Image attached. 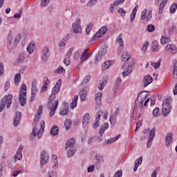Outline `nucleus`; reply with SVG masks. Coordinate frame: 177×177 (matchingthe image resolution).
I'll list each match as a JSON object with an SVG mask.
<instances>
[{"label": "nucleus", "instance_id": "1", "mask_svg": "<svg viewBox=\"0 0 177 177\" xmlns=\"http://www.w3.org/2000/svg\"><path fill=\"white\" fill-rule=\"evenodd\" d=\"M62 86V80H59L56 84L54 88L52 90V95H50L48 98V102L47 104V109H52L53 107H55V101L57 100L56 99V95L60 92V88Z\"/></svg>", "mask_w": 177, "mask_h": 177}, {"label": "nucleus", "instance_id": "2", "mask_svg": "<svg viewBox=\"0 0 177 177\" xmlns=\"http://www.w3.org/2000/svg\"><path fill=\"white\" fill-rule=\"evenodd\" d=\"M27 86L23 84L19 91V100L21 106H25L27 102Z\"/></svg>", "mask_w": 177, "mask_h": 177}, {"label": "nucleus", "instance_id": "3", "mask_svg": "<svg viewBox=\"0 0 177 177\" xmlns=\"http://www.w3.org/2000/svg\"><path fill=\"white\" fill-rule=\"evenodd\" d=\"M12 99H13V95L9 94L6 95L1 100L0 104V113L2 112L3 110H5V107L9 109L12 104Z\"/></svg>", "mask_w": 177, "mask_h": 177}, {"label": "nucleus", "instance_id": "4", "mask_svg": "<svg viewBox=\"0 0 177 177\" xmlns=\"http://www.w3.org/2000/svg\"><path fill=\"white\" fill-rule=\"evenodd\" d=\"M172 110V106L169 103V100L166 99L162 104V114L163 117H167L171 111Z\"/></svg>", "mask_w": 177, "mask_h": 177}, {"label": "nucleus", "instance_id": "5", "mask_svg": "<svg viewBox=\"0 0 177 177\" xmlns=\"http://www.w3.org/2000/svg\"><path fill=\"white\" fill-rule=\"evenodd\" d=\"M44 129H45V122L43 121V123L41 124L40 129L38 130V128L37 127H34L31 133V136H34V137L37 136L38 139H41V136H42V133H44Z\"/></svg>", "mask_w": 177, "mask_h": 177}, {"label": "nucleus", "instance_id": "6", "mask_svg": "<svg viewBox=\"0 0 177 177\" xmlns=\"http://www.w3.org/2000/svg\"><path fill=\"white\" fill-rule=\"evenodd\" d=\"M145 92L146 91H141L138 95L137 99L135 102V109H136L139 106H141V104H143V102H145V100L147 99V96H149V95L145 94Z\"/></svg>", "mask_w": 177, "mask_h": 177}, {"label": "nucleus", "instance_id": "7", "mask_svg": "<svg viewBox=\"0 0 177 177\" xmlns=\"http://www.w3.org/2000/svg\"><path fill=\"white\" fill-rule=\"evenodd\" d=\"M70 113V108L68 107V103L67 102H63L62 106L59 109V115H67Z\"/></svg>", "mask_w": 177, "mask_h": 177}, {"label": "nucleus", "instance_id": "8", "mask_svg": "<svg viewBox=\"0 0 177 177\" xmlns=\"http://www.w3.org/2000/svg\"><path fill=\"white\" fill-rule=\"evenodd\" d=\"M40 158V165L41 167H44V165L48 164V161H49V154L46 151H43L41 153Z\"/></svg>", "mask_w": 177, "mask_h": 177}, {"label": "nucleus", "instance_id": "9", "mask_svg": "<svg viewBox=\"0 0 177 177\" xmlns=\"http://www.w3.org/2000/svg\"><path fill=\"white\" fill-rule=\"evenodd\" d=\"M154 136H156V127H153V129L149 131V135L148 137V141L147 143V147H151V142L154 140Z\"/></svg>", "mask_w": 177, "mask_h": 177}, {"label": "nucleus", "instance_id": "10", "mask_svg": "<svg viewBox=\"0 0 177 177\" xmlns=\"http://www.w3.org/2000/svg\"><path fill=\"white\" fill-rule=\"evenodd\" d=\"M80 23H81V19H77L75 23L73 24V32H75V34H80L82 31L81 29V24H80Z\"/></svg>", "mask_w": 177, "mask_h": 177}, {"label": "nucleus", "instance_id": "11", "mask_svg": "<svg viewBox=\"0 0 177 177\" xmlns=\"http://www.w3.org/2000/svg\"><path fill=\"white\" fill-rule=\"evenodd\" d=\"M12 41H13V33L10 32L8 36V43H7L8 48L9 49V50H12L15 48H16V44H15V43L12 44Z\"/></svg>", "mask_w": 177, "mask_h": 177}, {"label": "nucleus", "instance_id": "12", "mask_svg": "<svg viewBox=\"0 0 177 177\" xmlns=\"http://www.w3.org/2000/svg\"><path fill=\"white\" fill-rule=\"evenodd\" d=\"M117 42L119 44V47L118 48V55L122 53L124 50V40L121 38V35L117 37Z\"/></svg>", "mask_w": 177, "mask_h": 177}, {"label": "nucleus", "instance_id": "13", "mask_svg": "<svg viewBox=\"0 0 177 177\" xmlns=\"http://www.w3.org/2000/svg\"><path fill=\"white\" fill-rule=\"evenodd\" d=\"M106 53H107V49L103 48L100 49L98 53L95 57V62H99V60H102V58L103 57V56H104V55H106Z\"/></svg>", "mask_w": 177, "mask_h": 177}, {"label": "nucleus", "instance_id": "14", "mask_svg": "<svg viewBox=\"0 0 177 177\" xmlns=\"http://www.w3.org/2000/svg\"><path fill=\"white\" fill-rule=\"evenodd\" d=\"M104 160L103 159V157H102V156H95V167L96 169H100V167H102V162H104Z\"/></svg>", "mask_w": 177, "mask_h": 177}, {"label": "nucleus", "instance_id": "15", "mask_svg": "<svg viewBox=\"0 0 177 177\" xmlns=\"http://www.w3.org/2000/svg\"><path fill=\"white\" fill-rule=\"evenodd\" d=\"M108 128H109V123H104L101 126V129L99 131V133H100V136L98 137L97 140L101 142V140H103V134L104 133V131H106V129H107Z\"/></svg>", "mask_w": 177, "mask_h": 177}, {"label": "nucleus", "instance_id": "16", "mask_svg": "<svg viewBox=\"0 0 177 177\" xmlns=\"http://www.w3.org/2000/svg\"><path fill=\"white\" fill-rule=\"evenodd\" d=\"M23 149H24L23 145H20L17 151L16 155L14 156V162H16V161H17V160H19L20 161V160H21V158H23V155L21 154V151H23Z\"/></svg>", "mask_w": 177, "mask_h": 177}, {"label": "nucleus", "instance_id": "17", "mask_svg": "<svg viewBox=\"0 0 177 177\" xmlns=\"http://www.w3.org/2000/svg\"><path fill=\"white\" fill-rule=\"evenodd\" d=\"M42 56H41V60L42 62H48V59H49V49L48 47H45L42 50Z\"/></svg>", "mask_w": 177, "mask_h": 177}, {"label": "nucleus", "instance_id": "18", "mask_svg": "<svg viewBox=\"0 0 177 177\" xmlns=\"http://www.w3.org/2000/svg\"><path fill=\"white\" fill-rule=\"evenodd\" d=\"M20 120H21V112L17 111L14 118V127H17L20 124Z\"/></svg>", "mask_w": 177, "mask_h": 177}, {"label": "nucleus", "instance_id": "19", "mask_svg": "<svg viewBox=\"0 0 177 177\" xmlns=\"http://www.w3.org/2000/svg\"><path fill=\"white\" fill-rule=\"evenodd\" d=\"M166 50L171 53V55H175L177 53L176 46L167 44L166 46Z\"/></svg>", "mask_w": 177, "mask_h": 177}, {"label": "nucleus", "instance_id": "20", "mask_svg": "<svg viewBox=\"0 0 177 177\" xmlns=\"http://www.w3.org/2000/svg\"><path fill=\"white\" fill-rule=\"evenodd\" d=\"M172 136V133H169L166 136L165 143L167 147H169L171 143H172V141L174 140V138Z\"/></svg>", "mask_w": 177, "mask_h": 177}, {"label": "nucleus", "instance_id": "21", "mask_svg": "<svg viewBox=\"0 0 177 177\" xmlns=\"http://www.w3.org/2000/svg\"><path fill=\"white\" fill-rule=\"evenodd\" d=\"M153 82V77L150 75H147L144 77V88H146L148 85H150Z\"/></svg>", "mask_w": 177, "mask_h": 177}, {"label": "nucleus", "instance_id": "22", "mask_svg": "<svg viewBox=\"0 0 177 177\" xmlns=\"http://www.w3.org/2000/svg\"><path fill=\"white\" fill-rule=\"evenodd\" d=\"M89 121H90V116H89V113H86L82 118V125L83 127H86V125H88V124H89Z\"/></svg>", "mask_w": 177, "mask_h": 177}, {"label": "nucleus", "instance_id": "23", "mask_svg": "<svg viewBox=\"0 0 177 177\" xmlns=\"http://www.w3.org/2000/svg\"><path fill=\"white\" fill-rule=\"evenodd\" d=\"M168 2V0H162L159 6V10L158 13L159 15H162V12H164V8L167 5V3Z\"/></svg>", "mask_w": 177, "mask_h": 177}, {"label": "nucleus", "instance_id": "24", "mask_svg": "<svg viewBox=\"0 0 177 177\" xmlns=\"http://www.w3.org/2000/svg\"><path fill=\"white\" fill-rule=\"evenodd\" d=\"M108 28L106 26H102L98 32H97L99 34V37L97 38H101L102 35H104L106 32H107Z\"/></svg>", "mask_w": 177, "mask_h": 177}, {"label": "nucleus", "instance_id": "25", "mask_svg": "<svg viewBox=\"0 0 177 177\" xmlns=\"http://www.w3.org/2000/svg\"><path fill=\"white\" fill-rule=\"evenodd\" d=\"M74 145H75V139L72 138L66 142L65 149H70V147H73Z\"/></svg>", "mask_w": 177, "mask_h": 177}, {"label": "nucleus", "instance_id": "26", "mask_svg": "<svg viewBox=\"0 0 177 177\" xmlns=\"http://www.w3.org/2000/svg\"><path fill=\"white\" fill-rule=\"evenodd\" d=\"M42 114V106L41 105H40L39 106V109L37 111V114L35 115V118L34 119L35 124L37 125V123L38 122V121H39V115H41Z\"/></svg>", "mask_w": 177, "mask_h": 177}, {"label": "nucleus", "instance_id": "27", "mask_svg": "<svg viewBox=\"0 0 177 177\" xmlns=\"http://www.w3.org/2000/svg\"><path fill=\"white\" fill-rule=\"evenodd\" d=\"M113 65V61H106L104 64H102V71H106L110 66Z\"/></svg>", "mask_w": 177, "mask_h": 177}, {"label": "nucleus", "instance_id": "28", "mask_svg": "<svg viewBox=\"0 0 177 177\" xmlns=\"http://www.w3.org/2000/svg\"><path fill=\"white\" fill-rule=\"evenodd\" d=\"M77 102H78V96L75 95L70 105L71 110H74L77 107Z\"/></svg>", "mask_w": 177, "mask_h": 177}, {"label": "nucleus", "instance_id": "29", "mask_svg": "<svg viewBox=\"0 0 177 177\" xmlns=\"http://www.w3.org/2000/svg\"><path fill=\"white\" fill-rule=\"evenodd\" d=\"M50 135H52V136H56V135H59V127L57 125L53 126L50 129Z\"/></svg>", "mask_w": 177, "mask_h": 177}, {"label": "nucleus", "instance_id": "30", "mask_svg": "<svg viewBox=\"0 0 177 177\" xmlns=\"http://www.w3.org/2000/svg\"><path fill=\"white\" fill-rule=\"evenodd\" d=\"M55 105L53 109H48L50 110V117H53V115H55V111H56L57 109V106L59 105V100H55L54 102Z\"/></svg>", "mask_w": 177, "mask_h": 177}, {"label": "nucleus", "instance_id": "31", "mask_svg": "<svg viewBox=\"0 0 177 177\" xmlns=\"http://www.w3.org/2000/svg\"><path fill=\"white\" fill-rule=\"evenodd\" d=\"M122 82V80H121V78L118 77L116 80L115 84L113 86V92H117V90L118 89V88H120V85L121 84V82Z\"/></svg>", "mask_w": 177, "mask_h": 177}, {"label": "nucleus", "instance_id": "32", "mask_svg": "<svg viewBox=\"0 0 177 177\" xmlns=\"http://www.w3.org/2000/svg\"><path fill=\"white\" fill-rule=\"evenodd\" d=\"M131 73H132V66L129 65L128 68L123 71L122 76L127 77V76L129 75V74H131Z\"/></svg>", "mask_w": 177, "mask_h": 177}, {"label": "nucleus", "instance_id": "33", "mask_svg": "<svg viewBox=\"0 0 177 177\" xmlns=\"http://www.w3.org/2000/svg\"><path fill=\"white\" fill-rule=\"evenodd\" d=\"M34 49H35L34 43H30L27 46L26 50L29 53V55H31L32 53H33Z\"/></svg>", "mask_w": 177, "mask_h": 177}, {"label": "nucleus", "instance_id": "34", "mask_svg": "<svg viewBox=\"0 0 177 177\" xmlns=\"http://www.w3.org/2000/svg\"><path fill=\"white\" fill-rule=\"evenodd\" d=\"M143 161V157L140 156L138 158V160H136L135 162V166L133 167L134 172H136L138 171V167H139V164H142V162Z\"/></svg>", "mask_w": 177, "mask_h": 177}, {"label": "nucleus", "instance_id": "35", "mask_svg": "<svg viewBox=\"0 0 177 177\" xmlns=\"http://www.w3.org/2000/svg\"><path fill=\"white\" fill-rule=\"evenodd\" d=\"M151 46L152 48L153 52H158V43L157 41L154 40L151 44Z\"/></svg>", "mask_w": 177, "mask_h": 177}, {"label": "nucleus", "instance_id": "36", "mask_svg": "<svg viewBox=\"0 0 177 177\" xmlns=\"http://www.w3.org/2000/svg\"><path fill=\"white\" fill-rule=\"evenodd\" d=\"M121 138V135L118 134L115 138H110L107 140V145H111V143H114L116 140H118Z\"/></svg>", "mask_w": 177, "mask_h": 177}, {"label": "nucleus", "instance_id": "37", "mask_svg": "<svg viewBox=\"0 0 177 177\" xmlns=\"http://www.w3.org/2000/svg\"><path fill=\"white\" fill-rule=\"evenodd\" d=\"M80 99L82 102H84V100L86 99V91L85 90H82L79 92Z\"/></svg>", "mask_w": 177, "mask_h": 177}, {"label": "nucleus", "instance_id": "38", "mask_svg": "<svg viewBox=\"0 0 177 177\" xmlns=\"http://www.w3.org/2000/svg\"><path fill=\"white\" fill-rule=\"evenodd\" d=\"M102 82L100 84V85H98V88L100 89V91H103V89L104 88V85H106L107 79L102 78Z\"/></svg>", "mask_w": 177, "mask_h": 177}, {"label": "nucleus", "instance_id": "39", "mask_svg": "<svg viewBox=\"0 0 177 177\" xmlns=\"http://www.w3.org/2000/svg\"><path fill=\"white\" fill-rule=\"evenodd\" d=\"M102 93H97L95 95V101L97 102V103L98 104H100V102L102 101Z\"/></svg>", "mask_w": 177, "mask_h": 177}, {"label": "nucleus", "instance_id": "40", "mask_svg": "<svg viewBox=\"0 0 177 177\" xmlns=\"http://www.w3.org/2000/svg\"><path fill=\"white\" fill-rule=\"evenodd\" d=\"M20 80H21V75L20 73H17L15 76V85H19V82H20Z\"/></svg>", "mask_w": 177, "mask_h": 177}, {"label": "nucleus", "instance_id": "41", "mask_svg": "<svg viewBox=\"0 0 177 177\" xmlns=\"http://www.w3.org/2000/svg\"><path fill=\"white\" fill-rule=\"evenodd\" d=\"M122 60L123 62H128V60H129V54H128L127 52H124L122 55Z\"/></svg>", "mask_w": 177, "mask_h": 177}, {"label": "nucleus", "instance_id": "42", "mask_svg": "<svg viewBox=\"0 0 177 177\" xmlns=\"http://www.w3.org/2000/svg\"><path fill=\"white\" fill-rule=\"evenodd\" d=\"M173 78L177 80V61L174 62V68L173 72Z\"/></svg>", "mask_w": 177, "mask_h": 177}, {"label": "nucleus", "instance_id": "43", "mask_svg": "<svg viewBox=\"0 0 177 177\" xmlns=\"http://www.w3.org/2000/svg\"><path fill=\"white\" fill-rule=\"evenodd\" d=\"M24 59H26V57H24V55L19 54L18 55V58L17 59V63H23V62H24Z\"/></svg>", "mask_w": 177, "mask_h": 177}, {"label": "nucleus", "instance_id": "44", "mask_svg": "<svg viewBox=\"0 0 177 177\" xmlns=\"http://www.w3.org/2000/svg\"><path fill=\"white\" fill-rule=\"evenodd\" d=\"M38 92V88H37V85L32 83V88H31V95H37V93Z\"/></svg>", "mask_w": 177, "mask_h": 177}, {"label": "nucleus", "instance_id": "45", "mask_svg": "<svg viewBox=\"0 0 177 177\" xmlns=\"http://www.w3.org/2000/svg\"><path fill=\"white\" fill-rule=\"evenodd\" d=\"M65 128L67 131L71 128L72 122L69 120H66L64 122Z\"/></svg>", "mask_w": 177, "mask_h": 177}, {"label": "nucleus", "instance_id": "46", "mask_svg": "<svg viewBox=\"0 0 177 177\" xmlns=\"http://www.w3.org/2000/svg\"><path fill=\"white\" fill-rule=\"evenodd\" d=\"M92 27H93V24L92 23H89L86 28V35H89V32L91 30H92Z\"/></svg>", "mask_w": 177, "mask_h": 177}, {"label": "nucleus", "instance_id": "47", "mask_svg": "<svg viewBox=\"0 0 177 177\" xmlns=\"http://www.w3.org/2000/svg\"><path fill=\"white\" fill-rule=\"evenodd\" d=\"M66 72V69L64 68L63 66H59L57 68V70H55V73H59V74H64V73Z\"/></svg>", "mask_w": 177, "mask_h": 177}, {"label": "nucleus", "instance_id": "48", "mask_svg": "<svg viewBox=\"0 0 177 177\" xmlns=\"http://www.w3.org/2000/svg\"><path fill=\"white\" fill-rule=\"evenodd\" d=\"M20 39H21V35L18 34L15 39L14 45H15V48H16V46H17V44H19V42H20Z\"/></svg>", "mask_w": 177, "mask_h": 177}, {"label": "nucleus", "instance_id": "49", "mask_svg": "<svg viewBox=\"0 0 177 177\" xmlns=\"http://www.w3.org/2000/svg\"><path fill=\"white\" fill-rule=\"evenodd\" d=\"M89 57H90L89 55H81L80 59V62L79 63V64H83L85 62V60H87V59H89Z\"/></svg>", "mask_w": 177, "mask_h": 177}, {"label": "nucleus", "instance_id": "50", "mask_svg": "<svg viewBox=\"0 0 177 177\" xmlns=\"http://www.w3.org/2000/svg\"><path fill=\"white\" fill-rule=\"evenodd\" d=\"M147 48H149V42H145L143 44L142 48L141 49L143 55H145V53H146V51L147 50Z\"/></svg>", "mask_w": 177, "mask_h": 177}, {"label": "nucleus", "instance_id": "51", "mask_svg": "<svg viewBox=\"0 0 177 177\" xmlns=\"http://www.w3.org/2000/svg\"><path fill=\"white\" fill-rule=\"evenodd\" d=\"M147 9H145L144 10L142 11L141 12V16H140V19L142 20H145L147 18Z\"/></svg>", "mask_w": 177, "mask_h": 177}, {"label": "nucleus", "instance_id": "52", "mask_svg": "<svg viewBox=\"0 0 177 177\" xmlns=\"http://www.w3.org/2000/svg\"><path fill=\"white\" fill-rule=\"evenodd\" d=\"M88 81H91V75H86L82 80L81 85H85Z\"/></svg>", "mask_w": 177, "mask_h": 177}, {"label": "nucleus", "instance_id": "53", "mask_svg": "<svg viewBox=\"0 0 177 177\" xmlns=\"http://www.w3.org/2000/svg\"><path fill=\"white\" fill-rule=\"evenodd\" d=\"M156 30V26H154V25H148L147 26V31L149 32H153V31H155Z\"/></svg>", "mask_w": 177, "mask_h": 177}, {"label": "nucleus", "instance_id": "54", "mask_svg": "<svg viewBox=\"0 0 177 177\" xmlns=\"http://www.w3.org/2000/svg\"><path fill=\"white\" fill-rule=\"evenodd\" d=\"M74 154H75V151H74L73 149H69L67 152L68 158L73 157L74 156Z\"/></svg>", "mask_w": 177, "mask_h": 177}, {"label": "nucleus", "instance_id": "55", "mask_svg": "<svg viewBox=\"0 0 177 177\" xmlns=\"http://www.w3.org/2000/svg\"><path fill=\"white\" fill-rule=\"evenodd\" d=\"M176 9H177V4L176 3L172 4L171 6L170 7V12L175 13V12H176Z\"/></svg>", "mask_w": 177, "mask_h": 177}, {"label": "nucleus", "instance_id": "56", "mask_svg": "<svg viewBox=\"0 0 177 177\" xmlns=\"http://www.w3.org/2000/svg\"><path fill=\"white\" fill-rule=\"evenodd\" d=\"M109 121L111 125L114 126L117 124V119L114 118V116H111L109 118Z\"/></svg>", "mask_w": 177, "mask_h": 177}, {"label": "nucleus", "instance_id": "57", "mask_svg": "<svg viewBox=\"0 0 177 177\" xmlns=\"http://www.w3.org/2000/svg\"><path fill=\"white\" fill-rule=\"evenodd\" d=\"M176 30V26H173L170 28L168 29V32H169V35H172V34H174V32Z\"/></svg>", "mask_w": 177, "mask_h": 177}, {"label": "nucleus", "instance_id": "58", "mask_svg": "<svg viewBox=\"0 0 177 177\" xmlns=\"http://www.w3.org/2000/svg\"><path fill=\"white\" fill-rule=\"evenodd\" d=\"M151 65L153 66L154 68H160V66H161V61H158V63L152 62Z\"/></svg>", "mask_w": 177, "mask_h": 177}, {"label": "nucleus", "instance_id": "59", "mask_svg": "<svg viewBox=\"0 0 177 177\" xmlns=\"http://www.w3.org/2000/svg\"><path fill=\"white\" fill-rule=\"evenodd\" d=\"M118 13H119L120 15H121V16L122 17H124L127 13V11H125V10H124V8H120L118 10Z\"/></svg>", "mask_w": 177, "mask_h": 177}, {"label": "nucleus", "instance_id": "60", "mask_svg": "<svg viewBox=\"0 0 177 177\" xmlns=\"http://www.w3.org/2000/svg\"><path fill=\"white\" fill-rule=\"evenodd\" d=\"M158 113H160V109L158 108H155L152 112L153 117H158Z\"/></svg>", "mask_w": 177, "mask_h": 177}, {"label": "nucleus", "instance_id": "61", "mask_svg": "<svg viewBox=\"0 0 177 177\" xmlns=\"http://www.w3.org/2000/svg\"><path fill=\"white\" fill-rule=\"evenodd\" d=\"M97 2V1H96V0H90V1L87 3V6H88V8H91V6H93V5H95Z\"/></svg>", "mask_w": 177, "mask_h": 177}, {"label": "nucleus", "instance_id": "62", "mask_svg": "<svg viewBox=\"0 0 177 177\" xmlns=\"http://www.w3.org/2000/svg\"><path fill=\"white\" fill-rule=\"evenodd\" d=\"M152 13L153 11L151 10H149L147 15V21H149V20L151 19Z\"/></svg>", "mask_w": 177, "mask_h": 177}, {"label": "nucleus", "instance_id": "63", "mask_svg": "<svg viewBox=\"0 0 177 177\" xmlns=\"http://www.w3.org/2000/svg\"><path fill=\"white\" fill-rule=\"evenodd\" d=\"M50 0H41V5L43 8H45V6H47V5L49 4Z\"/></svg>", "mask_w": 177, "mask_h": 177}, {"label": "nucleus", "instance_id": "64", "mask_svg": "<svg viewBox=\"0 0 177 177\" xmlns=\"http://www.w3.org/2000/svg\"><path fill=\"white\" fill-rule=\"evenodd\" d=\"M113 177H122V171L118 170L116 171Z\"/></svg>", "mask_w": 177, "mask_h": 177}]
</instances>
